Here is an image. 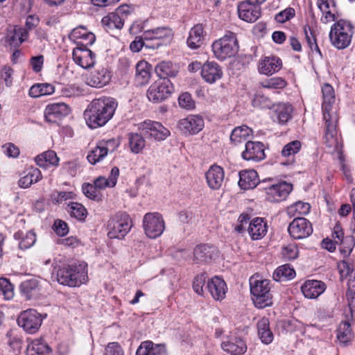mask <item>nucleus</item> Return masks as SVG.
Masks as SVG:
<instances>
[{"instance_id": "f257e3e1", "label": "nucleus", "mask_w": 355, "mask_h": 355, "mask_svg": "<svg viewBox=\"0 0 355 355\" xmlns=\"http://www.w3.org/2000/svg\"><path fill=\"white\" fill-rule=\"evenodd\" d=\"M117 106V101L112 97L94 99L84 112L87 125L91 129L104 126L113 117Z\"/></svg>"}, {"instance_id": "f03ea898", "label": "nucleus", "mask_w": 355, "mask_h": 355, "mask_svg": "<svg viewBox=\"0 0 355 355\" xmlns=\"http://www.w3.org/2000/svg\"><path fill=\"white\" fill-rule=\"evenodd\" d=\"M323 102L322 109L324 126V143L327 147L336 146L337 141V124L338 116L335 110H333V104L335 103V92L333 87L325 83L322 86Z\"/></svg>"}, {"instance_id": "7ed1b4c3", "label": "nucleus", "mask_w": 355, "mask_h": 355, "mask_svg": "<svg viewBox=\"0 0 355 355\" xmlns=\"http://www.w3.org/2000/svg\"><path fill=\"white\" fill-rule=\"evenodd\" d=\"M59 284L71 287L79 286L87 280V270L85 263L60 268L56 272Z\"/></svg>"}, {"instance_id": "20e7f679", "label": "nucleus", "mask_w": 355, "mask_h": 355, "mask_svg": "<svg viewBox=\"0 0 355 355\" xmlns=\"http://www.w3.org/2000/svg\"><path fill=\"white\" fill-rule=\"evenodd\" d=\"M258 276L250 278V293L254 305L259 309H263L272 304L270 293V280L259 279Z\"/></svg>"}, {"instance_id": "39448f33", "label": "nucleus", "mask_w": 355, "mask_h": 355, "mask_svg": "<svg viewBox=\"0 0 355 355\" xmlns=\"http://www.w3.org/2000/svg\"><path fill=\"white\" fill-rule=\"evenodd\" d=\"M211 47L214 56L220 60H225L235 56L239 46L236 34L228 31L224 36L215 40Z\"/></svg>"}, {"instance_id": "423d86ee", "label": "nucleus", "mask_w": 355, "mask_h": 355, "mask_svg": "<svg viewBox=\"0 0 355 355\" xmlns=\"http://www.w3.org/2000/svg\"><path fill=\"white\" fill-rule=\"evenodd\" d=\"M132 225L130 216L125 212L119 211L110 216L107 220V236L112 239H123Z\"/></svg>"}, {"instance_id": "0eeeda50", "label": "nucleus", "mask_w": 355, "mask_h": 355, "mask_svg": "<svg viewBox=\"0 0 355 355\" xmlns=\"http://www.w3.org/2000/svg\"><path fill=\"white\" fill-rule=\"evenodd\" d=\"M173 37L174 32L169 26H160L144 31V40L150 42L147 44L148 48L152 49L171 44Z\"/></svg>"}, {"instance_id": "6e6552de", "label": "nucleus", "mask_w": 355, "mask_h": 355, "mask_svg": "<svg viewBox=\"0 0 355 355\" xmlns=\"http://www.w3.org/2000/svg\"><path fill=\"white\" fill-rule=\"evenodd\" d=\"M352 26L347 21L340 20L334 24L329 33L333 45L338 49L347 48L351 43Z\"/></svg>"}, {"instance_id": "1a4fd4ad", "label": "nucleus", "mask_w": 355, "mask_h": 355, "mask_svg": "<svg viewBox=\"0 0 355 355\" xmlns=\"http://www.w3.org/2000/svg\"><path fill=\"white\" fill-rule=\"evenodd\" d=\"M143 227L148 237L156 239L164 232L165 223L159 213L149 212L146 213L143 218Z\"/></svg>"}, {"instance_id": "9d476101", "label": "nucleus", "mask_w": 355, "mask_h": 355, "mask_svg": "<svg viewBox=\"0 0 355 355\" xmlns=\"http://www.w3.org/2000/svg\"><path fill=\"white\" fill-rule=\"evenodd\" d=\"M173 90V87L169 79H159L148 88L147 97L150 101L159 103L168 98Z\"/></svg>"}, {"instance_id": "9b49d317", "label": "nucleus", "mask_w": 355, "mask_h": 355, "mask_svg": "<svg viewBox=\"0 0 355 355\" xmlns=\"http://www.w3.org/2000/svg\"><path fill=\"white\" fill-rule=\"evenodd\" d=\"M44 317L35 309L22 311L17 318L18 325L28 334H35L40 328Z\"/></svg>"}, {"instance_id": "f8f14e48", "label": "nucleus", "mask_w": 355, "mask_h": 355, "mask_svg": "<svg viewBox=\"0 0 355 355\" xmlns=\"http://www.w3.org/2000/svg\"><path fill=\"white\" fill-rule=\"evenodd\" d=\"M119 146V141L114 138L101 140L96 147L87 155V159L92 164L103 160L108 153L114 152Z\"/></svg>"}, {"instance_id": "ddd939ff", "label": "nucleus", "mask_w": 355, "mask_h": 355, "mask_svg": "<svg viewBox=\"0 0 355 355\" xmlns=\"http://www.w3.org/2000/svg\"><path fill=\"white\" fill-rule=\"evenodd\" d=\"M139 130L146 137L153 138L157 141L164 140L170 135V131L162 123L150 120H146L140 123Z\"/></svg>"}, {"instance_id": "4468645a", "label": "nucleus", "mask_w": 355, "mask_h": 355, "mask_svg": "<svg viewBox=\"0 0 355 355\" xmlns=\"http://www.w3.org/2000/svg\"><path fill=\"white\" fill-rule=\"evenodd\" d=\"M288 231L295 239H303L309 236L313 232L311 223L305 218L296 217L289 224Z\"/></svg>"}, {"instance_id": "2eb2a0df", "label": "nucleus", "mask_w": 355, "mask_h": 355, "mask_svg": "<svg viewBox=\"0 0 355 355\" xmlns=\"http://www.w3.org/2000/svg\"><path fill=\"white\" fill-rule=\"evenodd\" d=\"M76 64L83 69H89L94 66L96 55L85 45H78L72 53Z\"/></svg>"}, {"instance_id": "dca6fc26", "label": "nucleus", "mask_w": 355, "mask_h": 355, "mask_svg": "<svg viewBox=\"0 0 355 355\" xmlns=\"http://www.w3.org/2000/svg\"><path fill=\"white\" fill-rule=\"evenodd\" d=\"M178 128L185 135H196L204 128V120L200 115H189L178 121Z\"/></svg>"}, {"instance_id": "f3484780", "label": "nucleus", "mask_w": 355, "mask_h": 355, "mask_svg": "<svg viewBox=\"0 0 355 355\" xmlns=\"http://www.w3.org/2000/svg\"><path fill=\"white\" fill-rule=\"evenodd\" d=\"M70 112V107L64 103H55L48 105L44 110V117L47 122L56 123Z\"/></svg>"}, {"instance_id": "a211bd4d", "label": "nucleus", "mask_w": 355, "mask_h": 355, "mask_svg": "<svg viewBox=\"0 0 355 355\" xmlns=\"http://www.w3.org/2000/svg\"><path fill=\"white\" fill-rule=\"evenodd\" d=\"M239 17L247 22H254L261 16V7L248 1L241 2L238 6Z\"/></svg>"}, {"instance_id": "6ab92c4d", "label": "nucleus", "mask_w": 355, "mask_h": 355, "mask_svg": "<svg viewBox=\"0 0 355 355\" xmlns=\"http://www.w3.org/2000/svg\"><path fill=\"white\" fill-rule=\"evenodd\" d=\"M245 146V149L242 153V157L244 159L259 162L265 158L263 144L261 142L248 141Z\"/></svg>"}, {"instance_id": "aec40b11", "label": "nucleus", "mask_w": 355, "mask_h": 355, "mask_svg": "<svg viewBox=\"0 0 355 355\" xmlns=\"http://www.w3.org/2000/svg\"><path fill=\"white\" fill-rule=\"evenodd\" d=\"M293 190V185L286 182H282L277 184H272L267 189V194L270 200L274 202H281L286 200L288 194Z\"/></svg>"}, {"instance_id": "412c9836", "label": "nucleus", "mask_w": 355, "mask_h": 355, "mask_svg": "<svg viewBox=\"0 0 355 355\" xmlns=\"http://www.w3.org/2000/svg\"><path fill=\"white\" fill-rule=\"evenodd\" d=\"M110 71L104 67L96 69L87 78V83L91 87L101 88L110 83Z\"/></svg>"}, {"instance_id": "4be33fe9", "label": "nucleus", "mask_w": 355, "mask_h": 355, "mask_svg": "<svg viewBox=\"0 0 355 355\" xmlns=\"http://www.w3.org/2000/svg\"><path fill=\"white\" fill-rule=\"evenodd\" d=\"M326 284L319 280H307L301 287V291L305 297L315 299L322 294L326 290Z\"/></svg>"}, {"instance_id": "5701e85b", "label": "nucleus", "mask_w": 355, "mask_h": 355, "mask_svg": "<svg viewBox=\"0 0 355 355\" xmlns=\"http://www.w3.org/2000/svg\"><path fill=\"white\" fill-rule=\"evenodd\" d=\"M201 76L205 82L214 83L223 76V70L215 62H206L202 67Z\"/></svg>"}, {"instance_id": "b1692460", "label": "nucleus", "mask_w": 355, "mask_h": 355, "mask_svg": "<svg viewBox=\"0 0 355 355\" xmlns=\"http://www.w3.org/2000/svg\"><path fill=\"white\" fill-rule=\"evenodd\" d=\"M218 249L208 244L197 245L193 250L194 259L200 262H207L215 259L218 256Z\"/></svg>"}, {"instance_id": "393cba45", "label": "nucleus", "mask_w": 355, "mask_h": 355, "mask_svg": "<svg viewBox=\"0 0 355 355\" xmlns=\"http://www.w3.org/2000/svg\"><path fill=\"white\" fill-rule=\"evenodd\" d=\"M206 288L214 299L220 300L225 297L227 285L223 279L216 276L208 280Z\"/></svg>"}, {"instance_id": "a878e982", "label": "nucleus", "mask_w": 355, "mask_h": 355, "mask_svg": "<svg viewBox=\"0 0 355 355\" xmlns=\"http://www.w3.org/2000/svg\"><path fill=\"white\" fill-rule=\"evenodd\" d=\"M136 355H168V353L164 345L155 344L150 340H146L140 344Z\"/></svg>"}, {"instance_id": "bb28decb", "label": "nucleus", "mask_w": 355, "mask_h": 355, "mask_svg": "<svg viewBox=\"0 0 355 355\" xmlns=\"http://www.w3.org/2000/svg\"><path fill=\"white\" fill-rule=\"evenodd\" d=\"M248 232L252 240L261 239L268 232L267 223L262 218H254L249 223Z\"/></svg>"}, {"instance_id": "cd10ccee", "label": "nucleus", "mask_w": 355, "mask_h": 355, "mask_svg": "<svg viewBox=\"0 0 355 355\" xmlns=\"http://www.w3.org/2000/svg\"><path fill=\"white\" fill-rule=\"evenodd\" d=\"M282 67V60L276 56L265 57L260 60L259 71L264 75H272L277 72Z\"/></svg>"}, {"instance_id": "c85d7f7f", "label": "nucleus", "mask_w": 355, "mask_h": 355, "mask_svg": "<svg viewBox=\"0 0 355 355\" xmlns=\"http://www.w3.org/2000/svg\"><path fill=\"white\" fill-rule=\"evenodd\" d=\"M206 180L209 187L212 189H218L224 180V171L218 166H211L206 173Z\"/></svg>"}, {"instance_id": "c756f323", "label": "nucleus", "mask_w": 355, "mask_h": 355, "mask_svg": "<svg viewBox=\"0 0 355 355\" xmlns=\"http://www.w3.org/2000/svg\"><path fill=\"white\" fill-rule=\"evenodd\" d=\"M205 31L202 24H198L191 28L187 40V46L191 49H197L202 44L205 37Z\"/></svg>"}, {"instance_id": "7c9ffc66", "label": "nucleus", "mask_w": 355, "mask_h": 355, "mask_svg": "<svg viewBox=\"0 0 355 355\" xmlns=\"http://www.w3.org/2000/svg\"><path fill=\"white\" fill-rule=\"evenodd\" d=\"M259 183V180L256 171L248 170L239 172V185L242 189H254Z\"/></svg>"}, {"instance_id": "2f4dec72", "label": "nucleus", "mask_w": 355, "mask_h": 355, "mask_svg": "<svg viewBox=\"0 0 355 355\" xmlns=\"http://www.w3.org/2000/svg\"><path fill=\"white\" fill-rule=\"evenodd\" d=\"M221 347L224 351L234 355L243 354L247 351V345L244 340L237 337L223 342Z\"/></svg>"}, {"instance_id": "473e14b6", "label": "nucleus", "mask_w": 355, "mask_h": 355, "mask_svg": "<svg viewBox=\"0 0 355 355\" xmlns=\"http://www.w3.org/2000/svg\"><path fill=\"white\" fill-rule=\"evenodd\" d=\"M26 355H51V349L42 338L32 340L27 346Z\"/></svg>"}, {"instance_id": "72a5a7b5", "label": "nucleus", "mask_w": 355, "mask_h": 355, "mask_svg": "<svg viewBox=\"0 0 355 355\" xmlns=\"http://www.w3.org/2000/svg\"><path fill=\"white\" fill-rule=\"evenodd\" d=\"M274 109V118L280 124L286 123L291 118L293 107L288 103H278L272 105Z\"/></svg>"}, {"instance_id": "f704fd0d", "label": "nucleus", "mask_w": 355, "mask_h": 355, "mask_svg": "<svg viewBox=\"0 0 355 355\" xmlns=\"http://www.w3.org/2000/svg\"><path fill=\"white\" fill-rule=\"evenodd\" d=\"M20 291L28 300L36 297L40 291V282L35 278L25 280L20 284Z\"/></svg>"}, {"instance_id": "c9c22d12", "label": "nucleus", "mask_w": 355, "mask_h": 355, "mask_svg": "<svg viewBox=\"0 0 355 355\" xmlns=\"http://www.w3.org/2000/svg\"><path fill=\"white\" fill-rule=\"evenodd\" d=\"M252 133V129L247 125L236 127L233 129L230 135L231 143L235 146L243 142L246 143Z\"/></svg>"}, {"instance_id": "e433bc0d", "label": "nucleus", "mask_w": 355, "mask_h": 355, "mask_svg": "<svg viewBox=\"0 0 355 355\" xmlns=\"http://www.w3.org/2000/svg\"><path fill=\"white\" fill-rule=\"evenodd\" d=\"M36 164L42 168H47L49 165L58 166L59 164V158L55 151L49 150L37 155L35 158Z\"/></svg>"}, {"instance_id": "4c0bfd02", "label": "nucleus", "mask_w": 355, "mask_h": 355, "mask_svg": "<svg viewBox=\"0 0 355 355\" xmlns=\"http://www.w3.org/2000/svg\"><path fill=\"white\" fill-rule=\"evenodd\" d=\"M119 175V169L116 166H114L111 169L108 178L98 177L94 180V184L98 190L103 189L106 187H114L116 184Z\"/></svg>"}, {"instance_id": "58836bf2", "label": "nucleus", "mask_w": 355, "mask_h": 355, "mask_svg": "<svg viewBox=\"0 0 355 355\" xmlns=\"http://www.w3.org/2000/svg\"><path fill=\"white\" fill-rule=\"evenodd\" d=\"M178 72L177 67L169 61L161 62L155 67V73L159 79H168L169 77H175Z\"/></svg>"}, {"instance_id": "ea45409f", "label": "nucleus", "mask_w": 355, "mask_h": 355, "mask_svg": "<svg viewBox=\"0 0 355 355\" xmlns=\"http://www.w3.org/2000/svg\"><path fill=\"white\" fill-rule=\"evenodd\" d=\"M269 320L267 318H261L257 322L258 334L260 340L264 344H270L273 340V334L269 327Z\"/></svg>"}, {"instance_id": "a19ab883", "label": "nucleus", "mask_w": 355, "mask_h": 355, "mask_svg": "<svg viewBox=\"0 0 355 355\" xmlns=\"http://www.w3.org/2000/svg\"><path fill=\"white\" fill-rule=\"evenodd\" d=\"M41 171L37 168H31L19 180V186L21 188H28L33 184L42 179Z\"/></svg>"}, {"instance_id": "79ce46f5", "label": "nucleus", "mask_w": 355, "mask_h": 355, "mask_svg": "<svg viewBox=\"0 0 355 355\" xmlns=\"http://www.w3.org/2000/svg\"><path fill=\"white\" fill-rule=\"evenodd\" d=\"M71 35L75 40L81 39L83 42L78 45H92L96 40L94 34L89 32L86 28L83 26L76 28L72 30Z\"/></svg>"}, {"instance_id": "37998d69", "label": "nucleus", "mask_w": 355, "mask_h": 355, "mask_svg": "<svg viewBox=\"0 0 355 355\" xmlns=\"http://www.w3.org/2000/svg\"><path fill=\"white\" fill-rule=\"evenodd\" d=\"M125 19L123 16L119 15L116 12H113L103 17L101 22L103 26L107 29H121L124 25Z\"/></svg>"}, {"instance_id": "c03bdc74", "label": "nucleus", "mask_w": 355, "mask_h": 355, "mask_svg": "<svg viewBox=\"0 0 355 355\" xmlns=\"http://www.w3.org/2000/svg\"><path fill=\"white\" fill-rule=\"evenodd\" d=\"M14 238L20 240L19 247L21 250L32 247L36 241V234L32 230L27 232L26 234L21 231H18L14 234Z\"/></svg>"}, {"instance_id": "a18cd8bd", "label": "nucleus", "mask_w": 355, "mask_h": 355, "mask_svg": "<svg viewBox=\"0 0 355 355\" xmlns=\"http://www.w3.org/2000/svg\"><path fill=\"white\" fill-rule=\"evenodd\" d=\"M295 271L289 264L279 266L273 272L272 277L277 282L292 279L295 277Z\"/></svg>"}, {"instance_id": "49530a36", "label": "nucleus", "mask_w": 355, "mask_h": 355, "mask_svg": "<svg viewBox=\"0 0 355 355\" xmlns=\"http://www.w3.org/2000/svg\"><path fill=\"white\" fill-rule=\"evenodd\" d=\"M128 139L132 153L138 154L144 148L146 141L142 134L131 132L128 135Z\"/></svg>"}, {"instance_id": "de8ad7c7", "label": "nucleus", "mask_w": 355, "mask_h": 355, "mask_svg": "<svg viewBox=\"0 0 355 355\" xmlns=\"http://www.w3.org/2000/svg\"><path fill=\"white\" fill-rule=\"evenodd\" d=\"M55 91L54 86L49 83L36 84L29 89V96L37 98L42 96L50 95Z\"/></svg>"}, {"instance_id": "09e8293b", "label": "nucleus", "mask_w": 355, "mask_h": 355, "mask_svg": "<svg viewBox=\"0 0 355 355\" xmlns=\"http://www.w3.org/2000/svg\"><path fill=\"white\" fill-rule=\"evenodd\" d=\"M67 210L71 217H73L80 221L85 220L87 215L86 208L82 204L77 202H71L69 203Z\"/></svg>"}, {"instance_id": "8fccbe9b", "label": "nucleus", "mask_w": 355, "mask_h": 355, "mask_svg": "<svg viewBox=\"0 0 355 355\" xmlns=\"http://www.w3.org/2000/svg\"><path fill=\"white\" fill-rule=\"evenodd\" d=\"M28 37V30L19 26L15 27L13 31L8 35L10 44L13 46L20 45L23 42L27 40Z\"/></svg>"}, {"instance_id": "3c124183", "label": "nucleus", "mask_w": 355, "mask_h": 355, "mask_svg": "<svg viewBox=\"0 0 355 355\" xmlns=\"http://www.w3.org/2000/svg\"><path fill=\"white\" fill-rule=\"evenodd\" d=\"M136 79L139 84H145L148 83L150 77V67L145 61L139 62L136 66Z\"/></svg>"}, {"instance_id": "603ef678", "label": "nucleus", "mask_w": 355, "mask_h": 355, "mask_svg": "<svg viewBox=\"0 0 355 355\" xmlns=\"http://www.w3.org/2000/svg\"><path fill=\"white\" fill-rule=\"evenodd\" d=\"M301 146V142L298 140L293 141L284 146L282 150V155L288 157L290 163H284V164H291L294 162L293 156L300 151Z\"/></svg>"}, {"instance_id": "864d4df0", "label": "nucleus", "mask_w": 355, "mask_h": 355, "mask_svg": "<svg viewBox=\"0 0 355 355\" xmlns=\"http://www.w3.org/2000/svg\"><path fill=\"white\" fill-rule=\"evenodd\" d=\"M352 336L350 324L347 321L342 322L337 330V338L339 342L345 344L352 339Z\"/></svg>"}, {"instance_id": "5fc2aeb1", "label": "nucleus", "mask_w": 355, "mask_h": 355, "mask_svg": "<svg viewBox=\"0 0 355 355\" xmlns=\"http://www.w3.org/2000/svg\"><path fill=\"white\" fill-rule=\"evenodd\" d=\"M252 103L254 107L261 109H270L273 105L271 99L261 91H257L255 93Z\"/></svg>"}, {"instance_id": "6e6d98bb", "label": "nucleus", "mask_w": 355, "mask_h": 355, "mask_svg": "<svg viewBox=\"0 0 355 355\" xmlns=\"http://www.w3.org/2000/svg\"><path fill=\"white\" fill-rule=\"evenodd\" d=\"M339 267L340 268L341 272H343V270H345L346 275L350 277L348 281V293L355 295V270L354 271L346 260L342 261Z\"/></svg>"}, {"instance_id": "4d7b16f0", "label": "nucleus", "mask_w": 355, "mask_h": 355, "mask_svg": "<svg viewBox=\"0 0 355 355\" xmlns=\"http://www.w3.org/2000/svg\"><path fill=\"white\" fill-rule=\"evenodd\" d=\"M0 295L6 300H10L14 297V286L8 279L4 277L0 278Z\"/></svg>"}, {"instance_id": "13d9d810", "label": "nucleus", "mask_w": 355, "mask_h": 355, "mask_svg": "<svg viewBox=\"0 0 355 355\" xmlns=\"http://www.w3.org/2000/svg\"><path fill=\"white\" fill-rule=\"evenodd\" d=\"M263 88L281 89L286 86V80L280 77H274L260 83Z\"/></svg>"}, {"instance_id": "bf43d9fd", "label": "nucleus", "mask_w": 355, "mask_h": 355, "mask_svg": "<svg viewBox=\"0 0 355 355\" xmlns=\"http://www.w3.org/2000/svg\"><path fill=\"white\" fill-rule=\"evenodd\" d=\"M50 198L53 204H61L67 200L74 199L75 194L71 191H54L51 193Z\"/></svg>"}, {"instance_id": "052dcab7", "label": "nucleus", "mask_w": 355, "mask_h": 355, "mask_svg": "<svg viewBox=\"0 0 355 355\" xmlns=\"http://www.w3.org/2000/svg\"><path fill=\"white\" fill-rule=\"evenodd\" d=\"M304 35L306 40V42L311 49L312 51L317 52L320 57H322V53L319 49V46L316 42L315 36L313 33V31L311 29L309 26H304Z\"/></svg>"}, {"instance_id": "680f3d73", "label": "nucleus", "mask_w": 355, "mask_h": 355, "mask_svg": "<svg viewBox=\"0 0 355 355\" xmlns=\"http://www.w3.org/2000/svg\"><path fill=\"white\" fill-rule=\"evenodd\" d=\"M310 208L311 206L309 203L300 201L291 205L288 208V213L291 214L293 212H297L300 215H305L309 212Z\"/></svg>"}, {"instance_id": "e2e57ef3", "label": "nucleus", "mask_w": 355, "mask_h": 355, "mask_svg": "<svg viewBox=\"0 0 355 355\" xmlns=\"http://www.w3.org/2000/svg\"><path fill=\"white\" fill-rule=\"evenodd\" d=\"M207 279L206 273L203 272L196 276L193 282V291L200 295H203L204 285Z\"/></svg>"}, {"instance_id": "0e129e2a", "label": "nucleus", "mask_w": 355, "mask_h": 355, "mask_svg": "<svg viewBox=\"0 0 355 355\" xmlns=\"http://www.w3.org/2000/svg\"><path fill=\"white\" fill-rule=\"evenodd\" d=\"M295 15V9L288 7L284 10H282L281 12H278L275 17V19L278 23H284L291 19L293 18Z\"/></svg>"}, {"instance_id": "69168bd1", "label": "nucleus", "mask_w": 355, "mask_h": 355, "mask_svg": "<svg viewBox=\"0 0 355 355\" xmlns=\"http://www.w3.org/2000/svg\"><path fill=\"white\" fill-rule=\"evenodd\" d=\"M178 103L179 105L184 109L192 110L195 107V101L188 92L183 93L179 96Z\"/></svg>"}, {"instance_id": "338daca9", "label": "nucleus", "mask_w": 355, "mask_h": 355, "mask_svg": "<svg viewBox=\"0 0 355 355\" xmlns=\"http://www.w3.org/2000/svg\"><path fill=\"white\" fill-rule=\"evenodd\" d=\"M298 248L295 243H290L283 247L282 255L288 260H293L298 257Z\"/></svg>"}, {"instance_id": "774afa93", "label": "nucleus", "mask_w": 355, "mask_h": 355, "mask_svg": "<svg viewBox=\"0 0 355 355\" xmlns=\"http://www.w3.org/2000/svg\"><path fill=\"white\" fill-rule=\"evenodd\" d=\"M82 190L85 196L87 198L95 200H98L100 199L98 196L99 191L96 189L94 184L92 185L89 183H85L82 186Z\"/></svg>"}]
</instances>
